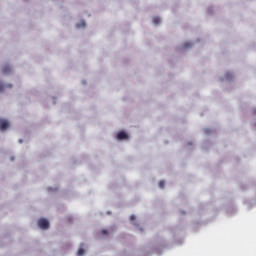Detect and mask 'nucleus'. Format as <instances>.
<instances>
[{"instance_id": "8", "label": "nucleus", "mask_w": 256, "mask_h": 256, "mask_svg": "<svg viewBox=\"0 0 256 256\" xmlns=\"http://www.w3.org/2000/svg\"><path fill=\"white\" fill-rule=\"evenodd\" d=\"M189 47H193V44L187 42L184 44V49H189Z\"/></svg>"}, {"instance_id": "1", "label": "nucleus", "mask_w": 256, "mask_h": 256, "mask_svg": "<svg viewBox=\"0 0 256 256\" xmlns=\"http://www.w3.org/2000/svg\"><path fill=\"white\" fill-rule=\"evenodd\" d=\"M40 229H49V220L42 218L38 222Z\"/></svg>"}, {"instance_id": "6", "label": "nucleus", "mask_w": 256, "mask_h": 256, "mask_svg": "<svg viewBox=\"0 0 256 256\" xmlns=\"http://www.w3.org/2000/svg\"><path fill=\"white\" fill-rule=\"evenodd\" d=\"M77 255H78V256H83V255H85V249L79 248V249H78V252H77Z\"/></svg>"}, {"instance_id": "5", "label": "nucleus", "mask_w": 256, "mask_h": 256, "mask_svg": "<svg viewBox=\"0 0 256 256\" xmlns=\"http://www.w3.org/2000/svg\"><path fill=\"white\" fill-rule=\"evenodd\" d=\"M3 73H11V66L7 65L2 68Z\"/></svg>"}, {"instance_id": "4", "label": "nucleus", "mask_w": 256, "mask_h": 256, "mask_svg": "<svg viewBox=\"0 0 256 256\" xmlns=\"http://www.w3.org/2000/svg\"><path fill=\"white\" fill-rule=\"evenodd\" d=\"M12 87H13L12 84H6V85L0 84V91H5V89H11Z\"/></svg>"}, {"instance_id": "12", "label": "nucleus", "mask_w": 256, "mask_h": 256, "mask_svg": "<svg viewBox=\"0 0 256 256\" xmlns=\"http://www.w3.org/2000/svg\"><path fill=\"white\" fill-rule=\"evenodd\" d=\"M226 77H227V79H232L231 74H227Z\"/></svg>"}, {"instance_id": "7", "label": "nucleus", "mask_w": 256, "mask_h": 256, "mask_svg": "<svg viewBox=\"0 0 256 256\" xmlns=\"http://www.w3.org/2000/svg\"><path fill=\"white\" fill-rule=\"evenodd\" d=\"M153 23H154V25H159V23H161V18L155 17V18L153 19Z\"/></svg>"}, {"instance_id": "11", "label": "nucleus", "mask_w": 256, "mask_h": 256, "mask_svg": "<svg viewBox=\"0 0 256 256\" xmlns=\"http://www.w3.org/2000/svg\"><path fill=\"white\" fill-rule=\"evenodd\" d=\"M135 219H136L135 215L130 216V221H135Z\"/></svg>"}, {"instance_id": "2", "label": "nucleus", "mask_w": 256, "mask_h": 256, "mask_svg": "<svg viewBox=\"0 0 256 256\" xmlns=\"http://www.w3.org/2000/svg\"><path fill=\"white\" fill-rule=\"evenodd\" d=\"M8 127H10L9 121L5 119H0V130L7 131Z\"/></svg>"}, {"instance_id": "10", "label": "nucleus", "mask_w": 256, "mask_h": 256, "mask_svg": "<svg viewBox=\"0 0 256 256\" xmlns=\"http://www.w3.org/2000/svg\"><path fill=\"white\" fill-rule=\"evenodd\" d=\"M102 235H109V231L106 229L102 230Z\"/></svg>"}, {"instance_id": "3", "label": "nucleus", "mask_w": 256, "mask_h": 256, "mask_svg": "<svg viewBox=\"0 0 256 256\" xmlns=\"http://www.w3.org/2000/svg\"><path fill=\"white\" fill-rule=\"evenodd\" d=\"M128 138H129V136L125 132H119L117 134V139H119L120 141L123 140V139H128Z\"/></svg>"}, {"instance_id": "13", "label": "nucleus", "mask_w": 256, "mask_h": 256, "mask_svg": "<svg viewBox=\"0 0 256 256\" xmlns=\"http://www.w3.org/2000/svg\"><path fill=\"white\" fill-rule=\"evenodd\" d=\"M82 27H85V22L82 23Z\"/></svg>"}, {"instance_id": "9", "label": "nucleus", "mask_w": 256, "mask_h": 256, "mask_svg": "<svg viewBox=\"0 0 256 256\" xmlns=\"http://www.w3.org/2000/svg\"><path fill=\"white\" fill-rule=\"evenodd\" d=\"M159 187H160V189H163L165 187V181L164 180L159 182Z\"/></svg>"}]
</instances>
